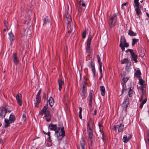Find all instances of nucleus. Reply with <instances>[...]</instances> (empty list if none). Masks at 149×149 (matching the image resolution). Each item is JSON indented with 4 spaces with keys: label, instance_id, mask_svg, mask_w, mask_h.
Segmentation results:
<instances>
[{
    "label": "nucleus",
    "instance_id": "e433bc0d",
    "mask_svg": "<svg viewBox=\"0 0 149 149\" xmlns=\"http://www.w3.org/2000/svg\"><path fill=\"white\" fill-rule=\"evenodd\" d=\"M36 102L35 103V106L38 107L39 104L40 102V99L36 98Z\"/></svg>",
    "mask_w": 149,
    "mask_h": 149
},
{
    "label": "nucleus",
    "instance_id": "37998d69",
    "mask_svg": "<svg viewBox=\"0 0 149 149\" xmlns=\"http://www.w3.org/2000/svg\"><path fill=\"white\" fill-rule=\"evenodd\" d=\"M88 2V0H79V4H81V2L87 3Z\"/></svg>",
    "mask_w": 149,
    "mask_h": 149
},
{
    "label": "nucleus",
    "instance_id": "864d4df0",
    "mask_svg": "<svg viewBox=\"0 0 149 149\" xmlns=\"http://www.w3.org/2000/svg\"><path fill=\"white\" fill-rule=\"evenodd\" d=\"M123 46L125 47H129V45L128 43L126 42L123 45Z\"/></svg>",
    "mask_w": 149,
    "mask_h": 149
},
{
    "label": "nucleus",
    "instance_id": "bf43d9fd",
    "mask_svg": "<svg viewBox=\"0 0 149 149\" xmlns=\"http://www.w3.org/2000/svg\"><path fill=\"white\" fill-rule=\"evenodd\" d=\"M100 66L99 68H102V62H100L99 63Z\"/></svg>",
    "mask_w": 149,
    "mask_h": 149
},
{
    "label": "nucleus",
    "instance_id": "423d86ee",
    "mask_svg": "<svg viewBox=\"0 0 149 149\" xmlns=\"http://www.w3.org/2000/svg\"><path fill=\"white\" fill-rule=\"evenodd\" d=\"M88 66L91 69L94 76L95 77L96 72L94 63L92 61L89 62L88 64Z\"/></svg>",
    "mask_w": 149,
    "mask_h": 149
},
{
    "label": "nucleus",
    "instance_id": "b1692460",
    "mask_svg": "<svg viewBox=\"0 0 149 149\" xmlns=\"http://www.w3.org/2000/svg\"><path fill=\"white\" fill-rule=\"evenodd\" d=\"M100 90L101 91V94L102 96H104L105 95V89L103 86L100 87Z\"/></svg>",
    "mask_w": 149,
    "mask_h": 149
},
{
    "label": "nucleus",
    "instance_id": "ea45409f",
    "mask_svg": "<svg viewBox=\"0 0 149 149\" xmlns=\"http://www.w3.org/2000/svg\"><path fill=\"white\" fill-rule=\"evenodd\" d=\"M80 95L82 99L85 98L87 96L86 93H81Z\"/></svg>",
    "mask_w": 149,
    "mask_h": 149
},
{
    "label": "nucleus",
    "instance_id": "7ed1b4c3",
    "mask_svg": "<svg viewBox=\"0 0 149 149\" xmlns=\"http://www.w3.org/2000/svg\"><path fill=\"white\" fill-rule=\"evenodd\" d=\"M117 18V15L115 14L110 16L108 21L109 25L110 28L111 29L115 26Z\"/></svg>",
    "mask_w": 149,
    "mask_h": 149
},
{
    "label": "nucleus",
    "instance_id": "9d476101",
    "mask_svg": "<svg viewBox=\"0 0 149 149\" xmlns=\"http://www.w3.org/2000/svg\"><path fill=\"white\" fill-rule=\"evenodd\" d=\"M85 143L83 139H81L80 141V144L78 147L79 149H85Z\"/></svg>",
    "mask_w": 149,
    "mask_h": 149
},
{
    "label": "nucleus",
    "instance_id": "0e129e2a",
    "mask_svg": "<svg viewBox=\"0 0 149 149\" xmlns=\"http://www.w3.org/2000/svg\"><path fill=\"white\" fill-rule=\"evenodd\" d=\"M99 70L100 74H102V68H99Z\"/></svg>",
    "mask_w": 149,
    "mask_h": 149
},
{
    "label": "nucleus",
    "instance_id": "2f4dec72",
    "mask_svg": "<svg viewBox=\"0 0 149 149\" xmlns=\"http://www.w3.org/2000/svg\"><path fill=\"white\" fill-rule=\"evenodd\" d=\"M86 53L88 54V55H89L90 54H91V47H90V46H86Z\"/></svg>",
    "mask_w": 149,
    "mask_h": 149
},
{
    "label": "nucleus",
    "instance_id": "052dcab7",
    "mask_svg": "<svg viewBox=\"0 0 149 149\" xmlns=\"http://www.w3.org/2000/svg\"><path fill=\"white\" fill-rule=\"evenodd\" d=\"M4 25H5V26L6 27H7V26H8V22H7L6 21H4Z\"/></svg>",
    "mask_w": 149,
    "mask_h": 149
},
{
    "label": "nucleus",
    "instance_id": "c85d7f7f",
    "mask_svg": "<svg viewBox=\"0 0 149 149\" xmlns=\"http://www.w3.org/2000/svg\"><path fill=\"white\" fill-rule=\"evenodd\" d=\"M4 122L5 123V125L4 126L5 127H7L10 126V123L8 119H5Z\"/></svg>",
    "mask_w": 149,
    "mask_h": 149
},
{
    "label": "nucleus",
    "instance_id": "72a5a7b5",
    "mask_svg": "<svg viewBox=\"0 0 149 149\" xmlns=\"http://www.w3.org/2000/svg\"><path fill=\"white\" fill-rule=\"evenodd\" d=\"M128 34L130 36H133L136 35V33L133 32L131 29L128 30Z\"/></svg>",
    "mask_w": 149,
    "mask_h": 149
},
{
    "label": "nucleus",
    "instance_id": "0eeeda50",
    "mask_svg": "<svg viewBox=\"0 0 149 149\" xmlns=\"http://www.w3.org/2000/svg\"><path fill=\"white\" fill-rule=\"evenodd\" d=\"M93 130L87 131V133L88 135V139L89 142H90L91 144L92 143V140L93 137Z\"/></svg>",
    "mask_w": 149,
    "mask_h": 149
},
{
    "label": "nucleus",
    "instance_id": "a878e982",
    "mask_svg": "<svg viewBox=\"0 0 149 149\" xmlns=\"http://www.w3.org/2000/svg\"><path fill=\"white\" fill-rule=\"evenodd\" d=\"M134 88L133 87L131 86L130 88L129 91L128 92V95L130 97H131L132 96L133 93V89Z\"/></svg>",
    "mask_w": 149,
    "mask_h": 149
},
{
    "label": "nucleus",
    "instance_id": "cd10ccee",
    "mask_svg": "<svg viewBox=\"0 0 149 149\" xmlns=\"http://www.w3.org/2000/svg\"><path fill=\"white\" fill-rule=\"evenodd\" d=\"M68 33L69 34V36H70V35H71L72 34V33H73L74 31H73L72 29V27H71L70 26L68 27Z\"/></svg>",
    "mask_w": 149,
    "mask_h": 149
},
{
    "label": "nucleus",
    "instance_id": "412c9836",
    "mask_svg": "<svg viewBox=\"0 0 149 149\" xmlns=\"http://www.w3.org/2000/svg\"><path fill=\"white\" fill-rule=\"evenodd\" d=\"M126 42V40L125 39L124 37L122 36H121L120 38V46L121 45H123Z\"/></svg>",
    "mask_w": 149,
    "mask_h": 149
},
{
    "label": "nucleus",
    "instance_id": "a211bd4d",
    "mask_svg": "<svg viewBox=\"0 0 149 149\" xmlns=\"http://www.w3.org/2000/svg\"><path fill=\"white\" fill-rule=\"evenodd\" d=\"M128 101L129 99L127 97L125 100L124 102L123 103L122 106L123 107L125 108H127L129 104Z\"/></svg>",
    "mask_w": 149,
    "mask_h": 149
},
{
    "label": "nucleus",
    "instance_id": "4be33fe9",
    "mask_svg": "<svg viewBox=\"0 0 149 149\" xmlns=\"http://www.w3.org/2000/svg\"><path fill=\"white\" fill-rule=\"evenodd\" d=\"M136 7L135 10L136 11V13L137 15H139L141 13V12L140 10V6H135Z\"/></svg>",
    "mask_w": 149,
    "mask_h": 149
},
{
    "label": "nucleus",
    "instance_id": "de8ad7c7",
    "mask_svg": "<svg viewBox=\"0 0 149 149\" xmlns=\"http://www.w3.org/2000/svg\"><path fill=\"white\" fill-rule=\"evenodd\" d=\"M145 81L142 79H140L139 80V82L140 84H143Z\"/></svg>",
    "mask_w": 149,
    "mask_h": 149
},
{
    "label": "nucleus",
    "instance_id": "aec40b11",
    "mask_svg": "<svg viewBox=\"0 0 149 149\" xmlns=\"http://www.w3.org/2000/svg\"><path fill=\"white\" fill-rule=\"evenodd\" d=\"M9 35V39L11 42L10 44H12V42L15 39L14 36L11 31L8 34Z\"/></svg>",
    "mask_w": 149,
    "mask_h": 149
},
{
    "label": "nucleus",
    "instance_id": "680f3d73",
    "mask_svg": "<svg viewBox=\"0 0 149 149\" xmlns=\"http://www.w3.org/2000/svg\"><path fill=\"white\" fill-rule=\"evenodd\" d=\"M46 134L48 136L49 138H50V133L49 132H48L47 133H46Z\"/></svg>",
    "mask_w": 149,
    "mask_h": 149
},
{
    "label": "nucleus",
    "instance_id": "6e6552de",
    "mask_svg": "<svg viewBox=\"0 0 149 149\" xmlns=\"http://www.w3.org/2000/svg\"><path fill=\"white\" fill-rule=\"evenodd\" d=\"M59 125L60 126H57V129L56 130L59 131L61 129V135L62 137H64L65 136V132L64 130V127H63V125L62 124L61 125Z\"/></svg>",
    "mask_w": 149,
    "mask_h": 149
},
{
    "label": "nucleus",
    "instance_id": "a18cd8bd",
    "mask_svg": "<svg viewBox=\"0 0 149 149\" xmlns=\"http://www.w3.org/2000/svg\"><path fill=\"white\" fill-rule=\"evenodd\" d=\"M57 139L58 141H60L62 138L63 137H62L61 135V134H60V133H59L58 135H57Z\"/></svg>",
    "mask_w": 149,
    "mask_h": 149
},
{
    "label": "nucleus",
    "instance_id": "dca6fc26",
    "mask_svg": "<svg viewBox=\"0 0 149 149\" xmlns=\"http://www.w3.org/2000/svg\"><path fill=\"white\" fill-rule=\"evenodd\" d=\"M129 78L127 77H124L123 78L121 82V84L123 86V90H126V89L124 88V84H125L126 82L128 81Z\"/></svg>",
    "mask_w": 149,
    "mask_h": 149
},
{
    "label": "nucleus",
    "instance_id": "c9c22d12",
    "mask_svg": "<svg viewBox=\"0 0 149 149\" xmlns=\"http://www.w3.org/2000/svg\"><path fill=\"white\" fill-rule=\"evenodd\" d=\"M117 127L118 128V131L119 132H120L123 130L124 125H122L121 124H120L119 126L117 125Z\"/></svg>",
    "mask_w": 149,
    "mask_h": 149
},
{
    "label": "nucleus",
    "instance_id": "3c124183",
    "mask_svg": "<svg viewBox=\"0 0 149 149\" xmlns=\"http://www.w3.org/2000/svg\"><path fill=\"white\" fill-rule=\"evenodd\" d=\"M22 120L24 121H25L26 120V115L25 114H23L22 115Z\"/></svg>",
    "mask_w": 149,
    "mask_h": 149
},
{
    "label": "nucleus",
    "instance_id": "6e6d98bb",
    "mask_svg": "<svg viewBox=\"0 0 149 149\" xmlns=\"http://www.w3.org/2000/svg\"><path fill=\"white\" fill-rule=\"evenodd\" d=\"M97 60H98V63H99L100 62H101L100 61L101 59H100V57L99 56V55H97Z\"/></svg>",
    "mask_w": 149,
    "mask_h": 149
},
{
    "label": "nucleus",
    "instance_id": "a19ab883",
    "mask_svg": "<svg viewBox=\"0 0 149 149\" xmlns=\"http://www.w3.org/2000/svg\"><path fill=\"white\" fill-rule=\"evenodd\" d=\"M79 117L81 119H82V117L81 116L82 108L81 107H79Z\"/></svg>",
    "mask_w": 149,
    "mask_h": 149
},
{
    "label": "nucleus",
    "instance_id": "2eb2a0df",
    "mask_svg": "<svg viewBox=\"0 0 149 149\" xmlns=\"http://www.w3.org/2000/svg\"><path fill=\"white\" fill-rule=\"evenodd\" d=\"M15 120V118L13 114L11 113L9 117L8 120L10 122V123H14Z\"/></svg>",
    "mask_w": 149,
    "mask_h": 149
},
{
    "label": "nucleus",
    "instance_id": "20e7f679",
    "mask_svg": "<svg viewBox=\"0 0 149 149\" xmlns=\"http://www.w3.org/2000/svg\"><path fill=\"white\" fill-rule=\"evenodd\" d=\"M94 127V121L91 118H90L87 123V131L93 130Z\"/></svg>",
    "mask_w": 149,
    "mask_h": 149
},
{
    "label": "nucleus",
    "instance_id": "f704fd0d",
    "mask_svg": "<svg viewBox=\"0 0 149 149\" xmlns=\"http://www.w3.org/2000/svg\"><path fill=\"white\" fill-rule=\"evenodd\" d=\"M43 25H46L49 23V19L48 17H45L43 19Z\"/></svg>",
    "mask_w": 149,
    "mask_h": 149
},
{
    "label": "nucleus",
    "instance_id": "9b49d317",
    "mask_svg": "<svg viewBox=\"0 0 149 149\" xmlns=\"http://www.w3.org/2000/svg\"><path fill=\"white\" fill-rule=\"evenodd\" d=\"M132 138V136L131 135H129L128 137L127 135H125L123 136V141L124 143H127Z\"/></svg>",
    "mask_w": 149,
    "mask_h": 149
},
{
    "label": "nucleus",
    "instance_id": "c756f323",
    "mask_svg": "<svg viewBox=\"0 0 149 149\" xmlns=\"http://www.w3.org/2000/svg\"><path fill=\"white\" fill-rule=\"evenodd\" d=\"M131 66V62L128 63L125 66V70L127 72H129L130 70V67Z\"/></svg>",
    "mask_w": 149,
    "mask_h": 149
},
{
    "label": "nucleus",
    "instance_id": "338daca9",
    "mask_svg": "<svg viewBox=\"0 0 149 149\" xmlns=\"http://www.w3.org/2000/svg\"><path fill=\"white\" fill-rule=\"evenodd\" d=\"M96 112H97V110L96 109H95V110L94 113V115H96Z\"/></svg>",
    "mask_w": 149,
    "mask_h": 149
},
{
    "label": "nucleus",
    "instance_id": "6ab92c4d",
    "mask_svg": "<svg viewBox=\"0 0 149 149\" xmlns=\"http://www.w3.org/2000/svg\"><path fill=\"white\" fill-rule=\"evenodd\" d=\"M94 92L92 91H91L89 94L88 97V101H92L93 99V97L94 96Z\"/></svg>",
    "mask_w": 149,
    "mask_h": 149
},
{
    "label": "nucleus",
    "instance_id": "7c9ffc66",
    "mask_svg": "<svg viewBox=\"0 0 149 149\" xmlns=\"http://www.w3.org/2000/svg\"><path fill=\"white\" fill-rule=\"evenodd\" d=\"M136 73H135V74L137 76V77H140V75H141V72L139 68H137L136 70Z\"/></svg>",
    "mask_w": 149,
    "mask_h": 149
},
{
    "label": "nucleus",
    "instance_id": "49530a36",
    "mask_svg": "<svg viewBox=\"0 0 149 149\" xmlns=\"http://www.w3.org/2000/svg\"><path fill=\"white\" fill-rule=\"evenodd\" d=\"M40 91H41V89L39 91V92L37 93V94L36 95V98L40 99V93H41Z\"/></svg>",
    "mask_w": 149,
    "mask_h": 149
},
{
    "label": "nucleus",
    "instance_id": "f8f14e48",
    "mask_svg": "<svg viewBox=\"0 0 149 149\" xmlns=\"http://www.w3.org/2000/svg\"><path fill=\"white\" fill-rule=\"evenodd\" d=\"M7 111V110L6 109L1 110V111L0 112V116L2 118L5 117Z\"/></svg>",
    "mask_w": 149,
    "mask_h": 149
},
{
    "label": "nucleus",
    "instance_id": "4c0bfd02",
    "mask_svg": "<svg viewBox=\"0 0 149 149\" xmlns=\"http://www.w3.org/2000/svg\"><path fill=\"white\" fill-rule=\"evenodd\" d=\"M132 41V46H134L135 43L137 42L139 40L138 39L133 38Z\"/></svg>",
    "mask_w": 149,
    "mask_h": 149
},
{
    "label": "nucleus",
    "instance_id": "f03ea898",
    "mask_svg": "<svg viewBox=\"0 0 149 149\" xmlns=\"http://www.w3.org/2000/svg\"><path fill=\"white\" fill-rule=\"evenodd\" d=\"M147 92H141L140 98L139 99V101L140 102H142L139 105V107L140 108H142L144 104L146 103L147 101Z\"/></svg>",
    "mask_w": 149,
    "mask_h": 149
},
{
    "label": "nucleus",
    "instance_id": "79ce46f5",
    "mask_svg": "<svg viewBox=\"0 0 149 149\" xmlns=\"http://www.w3.org/2000/svg\"><path fill=\"white\" fill-rule=\"evenodd\" d=\"M86 30H85L83 31L82 33V37L83 38H86Z\"/></svg>",
    "mask_w": 149,
    "mask_h": 149
},
{
    "label": "nucleus",
    "instance_id": "09e8293b",
    "mask_svg": "<svg viewBox=\"0 0 149 149\" xmlns=\"http://www.w3.org/2000/svg\"><path fill=\"white\" fill-rule=\"evenodd\" d=\"M92 101H88V104L89 105V108H91L92 106Z\"/></svg>",
    "mask_w": 149,
    "mask_h": 149
},
{
    "label": "nucleus",
    "instance_id": "1a4fd4ad",
    "mask_svg": "<svg viewBox=\"0 0 149 149\" xmlns=\"http://www.w3.org/2000/svg\"><path fill=\"white\" fill-rule=\"evenodd\" d=\"M16 98L18 104L20 106L22 104V95L20 93H18L17 95Z\"/></svg>",
    "mask_w": 149,
    "mask_h": 149
},
{
    "label": "nucleus",
    "instance_id": "ddd939ff",
    "mask_svg": "<svg viewBox=\"0 0 149 149\" xmlns=\"http://www.w3.org/2000/svg\"><path fill=\"white\" fill-rule=\"evenodd\" d=\"M58 90L60 91H61L62 88V86L64 84V81L62 80L61 79H59L58 80Z\"/></svg>",
    "mask_w": 149,
    "mask_h": 149
},
{
    "label": "nucleus",
    "instance_id": "4d7b16f0",
    "mask_svg": "<svg viewBox=\"0 0 149 149\" xmlns=\"http://www.w3.org/2000/svg\"><path fill=\"white\" fill-rule=\"evenodd\" d=\"M86 93V89H82L81 90V93Z\"/></svg>",
    "mask_w": 149,
    "mask_h": 149
},
{
    "label": "nucleus",
    "instance_id": "f257e3e1",
    "mask_svg": "<svg viewBox=\"0 0 149 149\" xmlns=\"http://www.w3.org/2000/svg\"><path fill=\"white\" fill-rule=\"evenodd\" d=\"M47 108L48 104H47L44 106L40 113L42 116H43L44 115V118L46 119V121L49 122L51 120L52 116L50 114L49 110H47Z\"/></svg>",
    "mask_w": 149,
    "mask_h": 149
},
{
    "label": "nucleus",
    "instance_id": "5701e85b",
    "mask_svg": "<svg viewBox=\"0 0 149 149\" xmlns=\"http://www.w3.org/2000/svg\"><path fill=\"white\" fill-rule=\"evenodd\" d=\"M92 36L89 35L88 36V38L87 41V46H90V45L91 44V42L92 40Z\"/></svg>",
    "mask_w": 149,
    "mask_h": 149
},
{
    "label": "nucleus",
    "instance_id": "c03bdc74",
    "mask_svg": "<svg viewBox=\"0 0 149 149\" xmlns=\"http://www.w3.org/2000/svg\"><path fill=\"white\" fill-rule=\"evenodd\" d=\"M127 61V58H124L121 61V63L122 64L126 63Z\"/></svg>",
    "mask_w": 149,
    "mask_h": 149
},
{
    "label": "nucleus",
    "instance_id": "393cba45",
    "mask_svg": "<svg viewBox=\"0 0 149 149\" xmlns=\"http://www.w3.org/2000/svg\"><path fill=\"white\" fill-rule=\"evenodd\" d=\"M48 102L49 105L51 107L52 106L54 103V101L53 98L52 97H50L48 100Z\"/></svg>",
    "mask_w": 149,
    "mask_h": 149
},
{
    "label": "nucleus",
    "instance_id": "8fccbe9b",
    "mask_svg": "<svg viewBox=\"0 0 149 149\" xmlns=\"http://www.w3.org/2000/svg\"><path fill=\"white\" fill-rule=\"evenodd\" d=\"M128 5V3H123L122 5V6H121V8L122 9H125V8H124V6H126V5Z\"/></svg>",
    "mask_w": 149,
    "mask_h": 149
},
{
    "label": "nucleus",
    "instance_id": "f3484780",
    "mask_svg": "<svg viewBox=\"0 0 149 149\" xmlns=\"http://www.w3.org/2000/svg\"><path fill=\"white\" fill-rule=\"evenodd\" d=\"M13 60L14 63L15 64H17L19 63V61L16 53H13Z\"/></svg>",
    "mask_w": 149,
    "mask_h": 149
},
{
    "label": "nucleus",
    "instance_id": "473e14b6",
    "mask_svg": "<svg viewBox=\"0 0 149 149\" xmlns=\"http://www.w3.org/2000/svg\"><path fill=\"white\" fill-rule=\"evenodd\" d=\"M141 85L139 87V88L141 90V92H145L146 91V88L145 87V85L141 84Z\"/></svg>",
    "mask_w": 149,
    "mask_h": 149
},
{
    "label": "nucleus",
    "instance_id": "5fc2aeb1",
    "mask_svg": "<svg viewBox=\"0 0 149 149\" xmlns=\"http://www.w3.org/2000/svg\"><path fill=\"white\" fill-rule=\"evenodd\" d=\"M120 47L121 48L123 52L125 51V47L124 46H123V45H121L120 46Z\"/></svg>",
    "mask_w": 149,
    "mask_h": 149
},
{
    "label": "nucleus",
    "instance_id": "774afa93",
    "mask_svg": "<svg viewBox=\"0 0 149 149\" xmlns=\"http://www.w3.org/2000/svg\"><path fill=\"white\" fill-rule=\"evenodd\" d=\"M146 14L147 16L149 18V14L148 13H146Z\"/></svg>",
    "mask_w": 149,
    "mask_h": 149
},
{
    "label": "nucleus",
    "instance_id": "13d9d810",
    "mask_svg": "<svg viewBox=\"0 0 149 149\" xmlns=\"http://www.w3.org/2000/svg\"><path fill=\"white\" fill-rule=\"evenodd\" d=\"M117 127V126L114 125L113 126V129L115 130V131H116Z\"/></svg>",
    "mask_w": 149,
    "mask_h": 149
},
{
    "label": "nucleus",
    "instance_id": "4468645a",
    "mask_svg": "<svg viewBox=\"0 0 149 149\" xmlns=\"http://www.w3.org/2000/svg\"><path fill=\"white\" fill-rule=\"evenodd\" d=\"M49 128L52 130H56L57 129V125L55 124H53L51 123L48 126Z\"/></svg>",
    "mask_w": 149,
    "mask_h": 149
},
{
    "label": "nucleus",
    "instance_id": "e2e57ef3",
    "mask_svg": "<svg viewBox=\"0 0 149 149\" xmlns=\"http://www.w3.org/2000/svg\"><path fill=\"white\" fill-rule=\"evenodd\" d=\"M84 2H82L81 5L83 7H85L86 6V4Z\"/></svg>",
    "mask_w": 149,
    "mask_h": 149
},
{
    "label": "nucleus",
    "instance_id": "bb28decb",
    "mask_svg": "<svg viewBox=\"0 0 149 149\" xmlns=\"http://www.w3.org/2000/svg\"><path fill=\"white\" fill-rule=\"evenodd\" d=\"M99 129H100V131L101 132V134L102 135V138H103V135H104V133L103 132V131L102 130L103 129V127L102 125V123H99Z\"/></svg>",
    "mask_w": 149,
    "mask_h": 149
},
{
    "label": "nucleus",
    "instance_id": "69168bd1",
    "mask_svg": "<svg viewBox=\"0 0 149 149\" xmlns=\"http://www.w3.org/2000/svg\"><path fill=\"white\" fill-rule=\"evenodd\" d=\"M55 131V133L56 134H58V133L59 130L56 129V130H54Z\"/></svg>",
    "mask_w": 149,
    "mask_h": 149
},
{
    "label": "nucleus",
    "instance_id": "58836bf2",
    "mask_svg": "<svg viewBox=\"0 0 149 149\" xmlns=\"http://www.w3.org/2000/svg\"><path fill=\"white\" fill-rule=\"evenodd\" d=\"M139 0H134V3H135V5L134 6V8L135 7V6H140V4L139 3Z\"/></svg>",
    "mask_w": 149,
    "mask_h": 149
},
{
    "label": "nucleus",
    "instance_id": "603ef678",
    "mask_svg": "<svg viewBox=\"0 0 149 149\" xmlns=\"http://www.w3.org/2000/svg\"><path fill=\"white\" fill-rule=\"evenodd\" d=\"M82 86L83 89H86V83L85 82H84L82 84Z\"/></svg>",
    "mask_w": 149,
    "mask_h": 149
},
{
    "label": "nucleus",
    "instance_id": "39448f33",
    "mask_svg": "<svg viewBox=\"0 0 149 149\" xmlns=\"http://www.w3.org/2000/svg\"><path fill=\"white\" fill-rule=\"evenodd\" d=\"M127 53L129 52L131 54V57L132 58L133 61L135 62L136 63L137 61V55L135 54L133 52V51L132 49H128L125 51Z\"/></svg>",
    "mask_w": 149,
    "mask_h": 149
}]
</instances>
